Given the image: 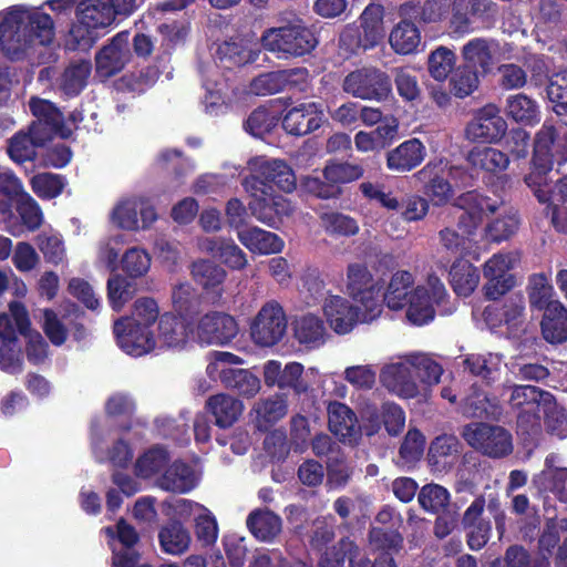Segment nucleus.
Segmentation results:
<instances>
[{
	"instance_id": "1",
	"label": "nucleus",
	"mask_w": 567,
	"mask_h": 567,
	"mask_svg": "<svg viewBox=\"0 0 567 567\" xmlns=\"http://www.w3.org/2000/svg\"><path fill=\"white\" fill-rule=\"evenodd\" d=\"M447 291L441 279L431 274L425 280L415 284L412 272L398 270L393 272L383 293V301L390 310H405V317L414 326H423L435 317Z\"/></svg>"
},
{
	"instance_id": "2",
	"label": "nucleus",
	"mask_w": 567,
	"mask_h": 567,
	"mask_svg": "<svg viewBox=\"0 0 567 567\" xmlns=\"http://www.w3.org/2000/svg\"><path fill=\"white\" fill-rule=\"evenodd\" d=\"M0 48L10 60H22L54 39L51 17L38 9L16 6L0 13Z\"/></svg>"
},
{
	"instance_id": "3",
	"label": "nucleus",
	"mask_w": 567,
	"mask_h": 567,
	"mask_svg": "<svg viewBox=\"0 0 567 567\" xmlns=\"http://www.w3.org/2000/svg\"><path fill=\"white\" fill-rule=\"evenodd\" d=\"M442 367L427 353L408 352L391 357L380 369L381 385L401 400L426 398L440 382Z\"/></svg>"
},
{
	"instance_id": "4",
	"label": "nucleus",
	"mask_w": 567,
	"mask_h": 567,
	"mask_svg": "<svg viewBox=\"0 0 567 567\" xmlns=\"http://www.w3.org/2000/svg\"><path fill=\"white\" fill-rule=\"evenodd\" d=\"M124 323L125 321L115 326V336L118 347L132 357L144 355L156 348L182 349L193 341V323L173 313L161 316L156 334H138L137 330H125Z\"/></svg>"
},
{
	"instance_id": "5",
	"label": "nucleus",
	"mask_w": 567,
	"mask_h": 567,
	"mask_svg": "<svg viewBox=\"0 0 567 567\" xmlns=\"http://www.w3.org/2000/svg\"><path fill=\"white\" fill-rule=\"evenodd\" d=\"M346 289L359 323H370L381 316L385 305L382 287L365 265L353 262L348 266Z\"/></svg>"
},
{
	"instance_id": "6",
	"label": "nucleus",
	"mask_w": 567,
	"mask_h": 567,
	"mask_svg": "<svg viewBox=\"0 0 567 567\" xmlns=\"http://www.w3.org/2000/svg\"><path fill=\"white\" fill-rule=\"evenodd\" d=\"M244 364V360L230 352L214 351L209 354L206 372L209 378H219L223 385L239 396L251 399L261 390L260 379L248 369L234 368Z\"/></svg>"
},
{
	"instance_id": "7",
	"label": "nucleus",
	"mask_w": 567,
	"mask_h": 567,
	"mask_svg": "<svg viewBox=\"0 0 567 567\" xmlns=\"http://www.w3.org/2000/svg\"><path fill=\"white\" fill-rule=\"evenodd\" d=\"M114 20L111 0H79L76 22L70 29V38L76 47L89 49L96 41L97 31L109 28Z\"/></svg>"
},
{
	"instance_id": "8",
	"label": "nucleus",
	"mask_w": 567,
	"mask_h": 567,
	"mask_svg": "<svg viewBox=\"0 0 567 567\" xmlns=\"http://www.w3.org/2000/svg\"><path fill=\"white\" fill-rule=\"evenodd\" d=\"M261 40L265 49L291 56L309 53L318 43L315 33L299 19L286 25L269 29Z\"/></svg>"
},
{
	"instance_id": "9",
	"label": "nucleus",
	"mask_w": 567,
	"mask_h": 567,
	"mask_svg": "<svg viewBox=\"0 0 567 567\" xmlns=\"http://www.w3.org/2000/svg\"><path fill=\"white\" fill-rule=\"evenodd\" d=\"M509 392L508 403L517 411V426L526 434L540 431V409L550 403V393L533 385L504 386Z\"/></svg>"
},
{
	"instance_id": "10",
	"label": "nucleus",
	"mask_w": 567,
	"mask_h": 567,
	"mask_svg": "<svg viewBox=\"0 0 567 567\" xmlns=\"http://www.w3.org/2000/svg\"><path fill=\"white\" fill-rule=\"evenodd\" d=\"M318 377L317 368L305 370V367L296 361L282 365L278 360H268L262 365V378L268 388L290 389L297 395L307 393Z\"/></svg>"
},
{
	"instance_id": "11",
	"label": "nucleus",
	"mask_w": 567,
	"mask_h": 567,
	"mask_svg": "<svg viewBox=\"0 0 567 567\" xmlns=\"http://www.w3.org/2000/svg\"><path fill=\"white\" fill-rule=\"evenodd\" d=\"M567 162V130L556 132L548 124H544L536 135L533 172L543 178L556 163L561 165Z\"/></svg>"
},
{
	"instance_id": "12",
	"label": "nucleus",
	"mask_w": 567,
	"mask_h": 567,
	"mask_svg": "<svg viewBox=\"0 0 567 567\" xmlns=\"http://www.w3.org/2000/svg\"><path fill=\"white\" fill-rule=\"evenodd\" d=\"M463 437L473 449L493 458L507 456L513 451L512 434L498 425L468 424L463 430Z\"/></svg>"
},
{
	"instance_id": "13",
	"label": "nucleus",
	"mask_w": 567,
	"mask_h": 567,
	"mask_svg": "<svg viewBox=\"0 0 567 567\" xmlns=\"http://www.w3.org/2000/svg\"><path fill=\"white\" fill-rule=\"evenodd\" d=\"M157 218L153 205L143 197L121 198L110 213V220L116 227L136 231L148 228Z\"/></svg>"
},
{
	"instance_id": "14",
	"label": "nucleus",
	"mask_w": 567,
	"mask_h": 567,
	"mask_svg": "<svg viewBox=\"0 0 567 567\" xmlns=\"http://www.w3.org/2000/svg\"><path fill=\"white\" fill-rule=\"evenodd\" d=\"M525 183L534 190L539 202L549 204L555 228L567 233V174L554 187L547 186L545 175L539 178L537 175L534 176V173L525 177Z\"/></svg>"
},
{
	"instance_id": "15",
	"label": "nucleus",
	"mask_w": 567,
	"mask_h": 567,
	"mask_svg": "<svg viewBox=\"0 0 567 567\" xmlns=\"http://www.w3.org/2000/svg\"><path fill=\"white\" fill-rule=\"evenodd\" d=\"M238 333L234 317L220 311H210L193 323V341L207 346H225Z\"/></svg>"
},
{
	"instance_id": "16",
	"label": "nucleus",
	"mask_w": 567,
	"mask_h": 567,
	"mask_svg": "<svg viewBox=\"0 0 567 567\" xmlns=\"http://www.w3.org/2000/svg\"><path fill=\"white\" fill-rule=\"evenodd\" d=\"M343 90L358 99L382 101L391 93V82L384 72L362 68L344 78Z\"/></svg>"
},
{
	"instance_id": "17",
	"label": "nucleus",
	"mask_w": 567,
	"mask_h": 567,
	"mask_svg": "<svg viewBox=\"0 0 567 567\" xmlns=\"http://www.w3.org/2000/svg\"><path fill=\"white\" fill-rule=\"evenodd\" d=\"M287 329L285 312L279 303L269 301L261 307L250 326L252 341L259 347H272Z\"/></svg>"
},
{
	"instance_id": "18",
	"label": "nucleus",
	"mask_w": 567,
	"mask_h": 567,
	"mask_svg": "<svg viewBox=\"0 0 567 567\" xmlns=\"http://www.w3.org/2000/svg\"><path fill=\"white\" fill-rule=\"evenodd\" d=\"M507 132V123L501 109L488 103L478 109L466 126V137L473 142L497 144Z\"/></svg>"
},
{
	"instance_id": "19",
	"label": "nucleus",
	"mask_w": 567,
	"mask_h": 567,
	"mask_svg": "<svg viewBox=\"0 0 567 567\" xmlns=\"http://www.w3.org/2000/svg\"><path fill=\"white\" fill-rule=\"evenodd\" d=\"M517 261V254L501 252L493 255L484 264L483 274L487 280L484 291L487 298L497 299L514 287V276L509 271Z\"/></svg>"
},
{
	"instance_id": "20",
	"label": "nucleus",
	"mask_w": 567,
	"mask_h": 567,
	"mask_svg": "<svg viewBox=\"0 0 567 567\" xmlns=\"http://www.w3.org/2000/svg\"><path fill=\"white\" fill-rule=\"evenodd\" d=\"M103 533L109 537V545L112 549L113 567H135L140 555L134 545L138 540L135 529L125 520L121 519L116 527H105Z\"/></svg>"
},
{
	"instance_id": "21",
	"label": "nucleus",
	"mask_w": 567,
	"mask_h": 567,
	"mask_svg": "<svg viewBox=\"0 0 567 567\" xmlns=\"http://www.w3.org/2000/svg\"><path fill=\"white\" fill-rule=\"evenodd\" d=\"M324 121L322 105L309 101L288 109L282 117V127L288 134L302 136L321 127Z\"/></svg>"
},
{
	"instance_id": "22",
	"label": "nucleus",
	"mask_w": 567,
	"mask_h": 567,
	"mask_svg": "<svg viewBox=\"0 0 567 567\" xmlns=\"http://www.w3.org/2000/svg\"><path fill=\"white\" fill-rule=\"evenodd\" d=\"M130 34L117 33L95 56V72L101 80L118 73L130 61Z\"/></svg>"
},
{
	"instance_id": "23",
	"label": "nucleus",
	"mask_w": 567,
	"mask_h": 567,
	"mask_svg": "<svg viewBox=\"0 0 567 567\" xmlns=\"http://www.w3.org/2000/svg\"><path fill=\"white\" fill-rule=\"evenodd\" d=\"M320 303L327 324L336 333L347 334L359 324L353 305L347 297L327 291Z\"/></svg>"
},
{
	"instance_id": "24",
	"label": "nucleus",
	"mask_w": 567,
	"mask_h": 567,
	"mask_svg": "<svg viewBox=\"0 0 567 567\" xmlns=\"http://www.w3.org/2000/svg\"><path fill=\"white\" fill-rule=\"evenodd\" d=\"M200 74L203 79V87L205 90V110L210 115H217L224 107L233 102L228 84L223 79L216 63H210L202 68Z\"/></svg>"
},
{
	"instance_id": "25",
	"label": "nucleus",
	"mask_w": 567,
	"mask_h": 567,
	"mask_svg": "<svg viewBox=\"0 0 567 567\" xmlns=\"http://www.w3.org/2000/svg\"><path fill=\"white\" fill-rule=\"evenodd\" d=\"M251 173L262 177L266 182L275 184L284 192H292L296 188V176L290 166L281 159L266 157L251 158L248 162Z\"/></svg>"
},
{
	"instance_id": "26",
	"label": "nucleus",
	"mask_w": 567,
	"mask_h": 567,
	"mask_svg": "<svg viewBox=\"0 0 567 567\" xmlns=\"http://www.w3.org/2000/svg\"><path fill=\"white\" fill-rule=\"evenodd\" d=\"M457 206L463 210L460 225L464 228V233L471 235L484 216L497 209V202L477 192H468L457 199Z\"/></svg>"
},
{
	"instance_id": "27",
	"label": "nucleus",
	"mask_w": 567,
	"mask_h": 567,
	"mask_svg": "<svg viewBox=\"0 0 567 567\" xmlns=\"http://www.w3.org/2000/svg\"><path fill=\"white\" fill-rule=\"evenodd\" d=\"M450 173L446 165L440 161L429 163L415 175L417 179L424 184L425 193L431 197L434 204H443L447 202L453 190L446 177Z\"/></svg>"
},
{
	"instance_id": "28",
	"label": "nucleus",
	"mask_w": 567,
	"mask_h": 567,
	"mask_svg": "<svg viewBox=\"0 0 567 567\" xmlns=\"http://www.w3.org/2000/svg\"><path fill=\"white\" fill-rule=\"evenodd\" d=\"M426 156V147L419 138L402 142L386 154V167L396 173L410 172Z\"/></svg>"
},
{
	"instance_id": "29",
	"label": "nucleus",
	"mask_w": 567,
	"mask_h": 567,
	"mask_svg": "<svg viewBox=\"0 0 567 567\" xmlns=\"http://www.w3.org/2000/svg\"><path fill=\"white\" fill-rule=\"evenodd\" d=\"M485 507L484 497H476L473 503L464 512L462 524L468 530V546L474 549H481L489 539L491 524L482 518Z\"/></svg>"
},
{
	"instance_id": "30",
	"label": "nucleus",
	"mask_w": 567,
	"mask_h": 567,
	"mask_svg": "<svg viewBox=\"0 0 567 567\" xmlns=\"http://www.w3.org/2000/svg\"><path fill=\"white\" fill-rule=\"evenodd\" d=\"M498 53V43L484 38H475L462 48L465 64L478 69L483 74L492 71Z\"/></svg>"
},
{
	"instance_id": "31",
	"label": "nucleus",
	"mask_w": 567,
	"mask_h": 567,
	"mask_svg": "<svg viewBox=\"0 0 567 567\" xmlns=\"http://www.w3.org/2000/svg\"><path fill=\"white\" fill-rule=\"evenodd\" d=\"M33 116L37 118L32 125L38 126V133L48 134L50 138L53 134H60L65 137L70 134V130L64 128L63 115L61 112L48 100L31 99L29 103Z\"/></svg>"
},
{
	"instance_id": "32",
	"label": "nucleus",
	"mask_w": 567,
	"mask_h": 567,
	"mask_svg": "<svg viewBox=\"0 0 567 567\" xmlns=\"http://www.w3.org/2000/svg\"><path fill=\"white\" fill-rule=\"evenodd\" d=\"M288 402L287 395L276 393L266 399H260L252 405L250 416L259 430H268L275 423L287 415Z\"/></svg>"
},
{
	"instance_id": "33",
	"label": "nucleus",
	"mask_w": 567,
	"mask_h": 567,
	"mask_svg": "<svg viewBox=\"0 0 567 567\" xmlns=\"http://www.w3.org/2000/svg\"><path fill=\"white\" fill-rule=\"evenodd\" d=\"M330 431L341 441L355 443L360 436V426L353 411L343 403L332 402L328 406Z\"/></svg>"
},
{
	"instance_id": "34",
	"label": "nucleus",
	"mask_w": 567,
	"mask_h": 567,
	"mask_svg": "<svg viewBox=\"0 0 567 567\" xmlns=\"http://www.w3.org/2000/svg\"><path fill=\"white\" fill-rule=\"evenodd\" d=\"M237 238L245 248L257 255L278 254L285 247L284 240L277 234L257 226L239 229Z\"/></svg>"
},
{
	"instance_id": "35",
	"label": "nucleus",
	"mask_w": 567,
	"mask_h": 567,
	"mask_svg": "<svg viewBox=\"0 0 567 567\" xmlns=\"http://www.w3.org/2000/svg\"><path fill=\"white\" fill-rule=\"evenodd\" d=\"M157 485L169 492L188 493L199 482V474L183 462H174L156 478Z\"/></svg>"
},
{
	"instance_id": "36",
	"label": "nucleus",
	"mask_w": 567,
	"mask_h": 567,
	"mask_svg": "<svg viewBox=\"0 0 567 567\" xmlns=\"http://www.w3.org/2000/svg\"><path fill=\"white\" fill-rule=\"evenodd\" d=\"M207 411L214 416L218 427L227 429L241 416L245 405L243 401L228 393L212 395L206 401Z\"/></svg>"
},
{
	"instance_id": "37",
	"label": "nucleus",
	"mask_w": 567,
	"mask_h": 567,
	"mask_svg": "<svg viewBox=\"0 0 567 567\" xmlns=\"http://www.w3.org/2000/svg\"><path fill=\"white\" fill-rule=\"evenodd\" d=\"M30 331V320L25 307L18 301L9 305L8 312L0 313V339L4 342H17L18 336L23 337Z\"/></svg>"
},
{
	"instance_id": "38",
	"label": "nucleus",
	"mask_w": 567,
	"mask_h": 567,
	"mask_svg": "<svg viewBox=\"0 0 567 567\" xmlns=\"http://www.w3.org/2000/svg\"><path fill=\"white\" fill-rule=\"evenodd\" d=\"M257 54V43L246 39L226 41L216 51L217 59L225 69L254 62Z\"/></svg>"
},
{
	"instance_id": "39",
	"label": "nucleus",
	"mask_w": 567,
	"mask_h": 567,
	"mask_svg": "<svg viewBox=\"0 0 567 567\" xmlns=\"http://www.w3.org/2000/svg\"><path fill=\"white\" fill-rule=\"evenodd\" d=\"M468 164L475 168L496 175L504 172L509 165L506 153L491 146H475L466 156Z\"/></svg>"
},
{
	"instance_id": "40",
	"label": "nucleus",
	"mask_w": 567,
	"mask_h": 567,
	"mask_svg": "<svg viewBox=\"0 0 567 567\" xmlns=\"http://www.w3.org/2000/svg\"><path fill=\"white\" fill-rule=\"evenodd\" d=\"M158 317V307L155 300L151 298H141L135 301L132 317L122 318L114 323V327L125 321L124 329L137 330L138 334L153 333L150 327L155 322Z\"/></svg>"
},
{
	"instance_id": "41",
	"label": "nucleus",
	"mask_w": 567,
	"mask_h": 567,
	"mask_svg": "<svg viewBox=\"0 0 567 567\" xmlns=\"http://www.w3.org/2000/svg\"><path fill=\"white\" fill-rule=\"evenodd\" d=\"M542 332L551 343L567 340V310L561 302H553L548 306L542 320Z\"/></svg>"
},
{
	"instance_id": "42",
	"label": "nucleus",
	"mask_w": 567,
	"mask_h": 567,
	"mask_svg": "<svg viewBox=\"0 0 567 567\" xmlns=\"http://www.w3.org/2000/svg\"><path fill=\"white\" fill-rule=\"evenodd\" d=\"M48 138V134L38 133V126L31 125L29 134H16L9 144L8 152L10 157L18 163L32 159L35 156V147L42 145Z\"/></svg>"
},
{
	"instance_id": "43",
	"label": "nucleus",
	"mask_w": 567,
	"mask_h": 567,
	"mask_svg": "<svg viewBox=\"0 0 567 567\" xmlns=\"http://www.w3.org/2000/svg\"><path fill=\"white\" fill-rule=\"evenodd\" d=\"M303 75L306 70H284L268 72L255 78L250 83V92L256 95H268L280 92L291 81L293 75Z\"/></svg>"
},
{
	"instance_id": "44",
	"label": "nucleus",
	"mask_w": 567,
	"mask_h": 567,
	"mask_svg": "<svg viewBox=\"0 0 567 567\" xmlns=\"http://www.w3.org/2000/svg\"><path fill=\"white\" fill-rule=\"evenodd\" d=\"M92 65L82 60L69 64L58 80V86L68 96L78 95L86 85Z\"/></svg>"
},
{
	"instance_id": "45",
	"label": "nucleus",
	"mask_w": 567,
	"mask_h": 567,
	"mask_svg": "<svg viewBox=\"0 0 567 567\" xmlns=\"http://www.w3.org/2000/svg\"><path fill=\"white\" fill-rule=\"evenodd\" d=\"M247 526L259 540L269 542L281 532V519L267 509H257L247 518Z\"/></svg>"
},
{
	"instance_id": "46",
	"label": "nucleus",
	"mask_w": 567,
	"mask_h": 567,
	"mask_svg": "<svg viewBox=\"0 0 567 567\" xmlns=\"http://www.w3.org/2000/svg\"><path fill=\"white\" fill-rule=\"evenodd\" d=\"M450 277L454 291L463 297L470 296L480 282L477 268L467 260L455 261L451 268Z\"/></svg>"
},
{
	"instance_id": "47",
	"label": "nucleus",
	"mask_w": 567,
	"mask_h": 567,
	"mask_svg": "<svg viewBox=\"0 0 567 567\" xmlns=\"http://www.w3.org/2000/svg\"><path fill=\"white\" fill-rule=\"evenodd\" d=\"M255 177L251 179H246L244 183V186L247 192H251L252 199L249 202V208L251 210V214L262 224H266L270 227H276V213L275 207L270 200V197L274 195L266 193L264 189H256Z\"/></svg>"
},
{
	"instance_id": "48",
	"label": "nucleus",
	"mask_w": 567,
	"mask_h": 567,
	"mask_svg": "<svg viewBox=\"0 0 567 567\" xmlns=\"http://www.w3.org/2000/svg\"><path fill=\"white\" fill-rule=\"evenodd\" d=\"M506 113L515 122L525 125H535L540 120L536 102L522 93L507 97Z\"/></svg>"
},
{
	"instance_id": "49",
	"label": "nucleus",
	"mask_w": 567,
	"mask_h": 567,
	"mask_svg": "<svg viewBox=\"0 0 567 567\" xmlns=\"http://www.w3.org/2000/svg\"><path fill=\"white\" fill-rule=\"evenodd\" d=\"M295 336L300 343L316 348L323 343L326 328L319 317L307 313L296 320Z\"/></svg>"
},
{
	"instance_id": "50",
	"label": "nucleus",
	"mask_w": 567,
	"mask_h": 567,
	"mask_svg": "<svg viewBox=\"0 0 567 567\" xmlns=\"http://www.w3.org/2000/svg\"><path fill=\"white\" fill-rule=\"evenodd\" d=\"M391 48L399 54H410L421 44V34L416 25L410 21H401L391 31Z\"/></svg>"
},
{
	"instance_id": "51",
	"label": "nucleus",
	"mask_w": 567,
	"mask_h": 567,
	"mask_svg": "<svg viewBox=\"0 0 567 567\" xmlns=\"http://www.w3.org/2000/svg\"><path fill=\"white\" fill-rule=\"evenodd\" d=\"M159 543L163 550L172 555L185 553L190 544L188 530L177 520L164 526L159 532Z\"/></svg>"
},
{
	"instance_id": "52",
	"label": "nucleus",
	"mask_w": 567,
	"mask_h": 567,
	"mask_svg": "<svg viewBox=\"0 0 567 567\" xmlns=\"http://www.w3.org/2000/svg\"><path fill=\"white\" fill-rule=\"evenodd\" d=\"M323 230L334 237H351L359 233L358 221L349 215L327 210L319 215Z\"/></svg>"
},
{
	"instance_id": "53",
	"label": "nucleus",
	"mask_w": 567,
	"mask_h": 567,
	"mask_svg": "<svg viewBox=\"0 0 567 567\" xmlns=\"http://www.w3.org/2000/svg\"><path fill=\"white\" fill-rule=\"evenodd\" d=\"M502 361L497 353L471 354L464 360V364L471 373L491 383L498 378Z\"/></svg>"
},
{
	"instance_id": "54",
	"label": "nucleus",
	"mask_w": 567,
	"mask_h": 567,
	"mask_svg": "<svg viewBox=\"0 0 567 567\" xmlns=\"http://www.w3.org/2000/svg\"><path fill=\"white\" fill-rule=\"evenodd\" d=\"M555 291L550 278L545 274H535L530 276L528 282V299L532 308L544 310L553 302H559L554 299Z\"/></svg>"
},
{
	"instance_id": "55",
	"label": "nucleus",
	"mask_w": 567,
	"mask_h": 567,
	"mask_svg": "<svg viewBox=\"0 0 567 567\" xmlns=\"http://www.w3.org/2000/svg\"><path fill=\"white\" fill-rule=\"evenodd\" d=\"M487 0H454L451 28L456 33H466L470 30V16L478 14L487 8Z\"/></svg>"
},
{
	"instance_id": "56",
	"label": "nucleus",
	"mask_w": 567,
	"mask_h": 567,
	"mask_svg": "<svg viewBox=\"0 0 567 567\" xmlns=\"http://www.w3.org/2000/svg\"><path fill=\"white\" fill-rule=\"evenodd\" d=\"M167 462V452L162 447H153L138 457L135 464L136 475L143 478L158 477Z\"/></svg>"
},
{
	"instance_id": "57",
	"label": "nucleus",
	"mask_w": 567,
	"mask_h": 567,
	"mask_svg": "<svg viewBox=\"0 0 567 567\" xmlns=\"http://www.w3.org/2000/svg\"><path fill=\"white\" fill-rule=\"evenodd\" d=\"M192 275L206 290L218 288L227 276L224 268L205 259L197 260L193 264Z\"/></svg>"
},
{
	"instance_id": "58",
	"label": "nucleus",
	"mask_w": 567,
	"mask_h": 567,
	"mask_svg": "<svg viewBox=\"0 0 567 567\" xmlns=\"http://www.w3.org/2000/svg\"><path fill=\"white\" fill-rule=\"evenodd\" d=\"M121 268L130 278L144 277L152 264L150 254L140 247H131L123 254L121 260Z\"/></svg>"
},
{
	"instance_id": "59",
	"label": "nucleus",
	"mask_w": 567,
	"mask_h": 567,
	"mask_svg": "<svg viewBox=\"0 0 567 567\" xmlns=\"http://www.w3.org/2000/svg\"><path fill=\"white\" fill-rule=\"evenodd\" d=\"M460 452V443L455 436L442 435L436 437L429 452L430 462L439 467H445Z\"/></svg>"
},
{
	"instance_id": "60",
	"label": "nucleus",
	"mask_w": 567,
	"mask_h": 567,
	"mask_svg": "<svg viewBox=\"0 0 567 567\" xmlns=\"http://www.w3.org/2000/svg\"><path fill=\"white\" fill-rule=\"evenodd\" d=\"M37 245L48 262L58 265L64 261L66 250L62 236L53 230H44L37 237Z\"/></svg>"
},
{
	"instance_id": "61",
	"label": "nucleus",
	"mask_w": 567,
	"mask_h": 567,
	"mask_svg": "<svg viewBox=\"0 0 567 567\" xmlns=\"http://www.w3.org/2000/svg\"><path fill=\"white\" fill-rule=\"evenodd\" d=\"M480 84L478 71L467 64L461 65L452 73L450 85L457 97L471 95Z\"/></svg>"
},
{
	"instance_id": "62",
	"label": "nucleus",
	"mask_w": 567,
	"mask_h": 567,
	"mask_svg": "<svg viewBox=\"0 0 567 567\" xmlns=\"http://www.w3.org/2000/svg\"><path fill=\"white\" fill-rule=\"evenodd\" d=\"M544 415V422L547 431L559 439L567 436V412L557 404L554 395L550 393V403L542 405L540 415Z\"/></svg>"
},
{
	"instance_id": "63",
	"label": "nucleus",
	"mask_w": 567,
	"mask_h": 567,
	"mask_svg": "<svg viewBox=\"0 0 567 567\" xmlns=\"http://www.w3.org/2000/svg\"><path fill=\"white\" fill-rule=\"evenodd\" d=\"M456 63L453 50L446 47L436 48L429 56V72L436 81H445Z\"/></svg>"
},
{
	"instance_id": "64",
	"label": "nucleus",
	"mask_w": 567,
	"mask_h": 567,
	"mask_svg": "<svg viewBox=\"0 0 567 567\" xmlns=\"http://www.w3.org/2000/svg\"><path fill=\"white\" fill-rule=\"evenodd\" d=\"M553 110L567 125V72L555 74L547 86Z\"/></svg>"
}]
</instances>
